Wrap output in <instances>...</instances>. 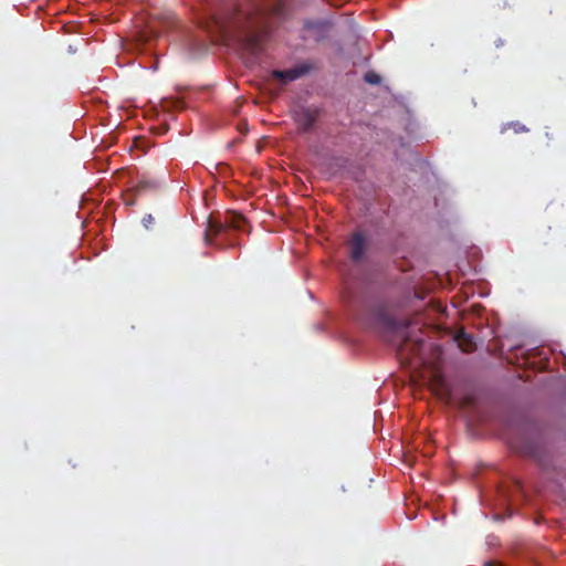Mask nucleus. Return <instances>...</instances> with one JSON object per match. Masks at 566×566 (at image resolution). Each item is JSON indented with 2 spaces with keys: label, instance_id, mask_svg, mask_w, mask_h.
Here are the masks:
<instances>
[{
  "label": "nucleus",
  "instance_id": "1",
  "mask_svg": "<svg viewBox=\"0 0 566 566\" xmlns=\"http://www.w3.org/2000/svg\"><path fill=\"white\" fill-rule=\"evenodd\" d=\"M378 324L388 334V340L397 346L399 359L419 371L421 380L442 403L457 409L460 406L459 387L442 370V347L424 345L422 337L410 329L409 323L398 322L387 314L378 316Z\"/></svg>",
  "mask_w": 566,
  "mask_h": 566
},
{
  "label": "nucleus",
  "instance_id": "2",
  "mask_svg": "<svg viewBox=\"0 0 566 566\" xmlns=\"http://www.w3.org/2000/svg\"><path fill=\"white\" fill-rule=\"evenodd\" d=\"M510 447L517 453L534 460L545 472L559 469L558 457L547 442L541 424L523 420L507 438Z\"/></svg>",
  "mask_w": 566,
  "mask_h": 566
},
{
  "label": "nucleus",
  "instance_id": "3",
  "mask_svg": "<svg viewBox=\"0 0 566 566\" xmlns=\"http://www.w3.org/2000/svg\"><path fill=\"white\" fill-rule=\"evenodd\" d=\"M245 218L234 211H227L223 221L209 218L205 231V242L219 249L235 247L234 240L228 237V230H243Z\"/></svg>",
  "mask_w": 566,
  "mask_h": 566
},
{
  "label": "nucleus",
  "instance_id": "4",
  "mask_svg": "<svg viewBox=\"0 0 566 566\" xmlns=\"http://www.w3.org/2000/svg\"><path fill=\"white\" fill-rule=\"evenodd\" d=\"M317 118L318 109L313 107H302L295 112L294 119L297 125L298 133L306 134L311 132Z\"/></svg>",
  "mask_w": 566,
  "mask_h": 566
},
{
  "label": "nucleus",
  "instance_id": "5",
  "mask_svg": "<svg viewBox=\"0 0 566 566\" xmlns=\"http://www.w3.org/2000/svg\"><path fill=\"white\" fill-rule=\"evenodd\" d=\"M241 12L234 10L228 14H213L212 23L220 33H228L232 27H240Z\"/></svg>",
  "mask_w": 566,
  "mask_h": 566
},
{
  "label": "nucleus",
  "instance_id": "6",
  "mask_svg": "<svg viewBox=\"0 0 566 566\" xmlns=\"http://www.w3.org/2000/svg\"><path fill=\"white\" fill-rule=\"evenodd\" d=\"M368 247V241L366 237L359 232L356 231L352 234V238L349 240V256L354 262H359L363 260L365 252Z\"/></svg>",
  "mask_w": 566,
  "mask_h": 566
},
{
  "label": "nucleus",
  "instance_id": "7",
  "mask_svg": "<svg viewBox=\"0 0 566 566\" xmlns=\"http://www.w3.org/2000/svg\"><path fill=\"white\" fill-rule=\"evenodd\" d=\"M308 72V66L301 65L298 67H294L291 70H274L272 71V77L282 81L283 83H289L292 81L297 80L302 75L306 74Z\"/></svg>",
  "mask_w": 566,
  "mask_h": 566
},
{
  "label": "nucleus",
  "instance_id": "8",
  "mask_svg": "<svg viewBox=\"0 0 566 566\" xmlns=\"http://www.w3.org/2000/svg\"><path fill=\"white\" fill-rule=\"evenodd\" d=\"M479 287V296H486L488 292L484 291L480 285ZM476 293L475 284L473 282H463L462 281V319L464 318V313L467 312L468 307L464 306V301L468 300L470 296H473Z\"/></svg>",
  "mask_w": 566,
  "mask_h": 566
},
{
  "label": "nucleus",
  "instance_id": "9",
  "mask_svg": "<svg viewBox=\"0 0 566 566\" xmlns=\"http://www.w3.org/2000/svg\"><path fill=\"white\" fill-rule=\"evenodd\" d=\"M160 186V184L157 180H149V179H140L135 189L137 193H143L147 190H155Z\"/></svg>",
  "mask_w": 566,
  "mask_h": 566
},
{
  "label": "nucleus",
  "instance_id": "10",
  "mask_svg": "<svg viewBox=\"0 0 566 566\" xmlns=\"http://www.w3.org/2000/svg\"><path fill=\"white\" fill-rule=\"evenodd\" d=\"M462 352H470L473 348H475V344L469 333L464 331V327L462 326Z\"/></svg>",
  "mask_w": 566,
  "mask_h": 566
},
{
  "label": "nucleus",
  "instance_id": "11",
  "mask_svg": "<svg viewBox=\"0 0 566 566\" xmlns=\"http://www.w3.org/2000/svg\"><path fill=\"white\" fill-rule=\"evenodd\" d=\"M364 81L371 85H378L381 82V77L376 72L369 71V72L365 73Z\"/></svg>",
  "mask_w": 566,
  "mask_h": 566
},
{
  "label": "nucleus",
  "instance_id": "12",
  "mask_svg": "<svg viewBox=\"0 0 566 566\" xmlns=\"http://www.w3.org/2000/svg\"><path fill=\"white\" fill-rule=\"evenodd\" d=\"M465 254H467V258L469 259V262H476L481 255V251L479 248L476 247H470L467 251H465Z\"/></svg>",
  "mask_w": 566,
  "mask_h": 566
},
{
  "label": "nucleus",
  "instance_id": "13",
  "mask_svg": "<svg viewBox=\"0 0 566 566\" xmlns=\"http://www.w3.org/2000/svg\"><path fill=\"white\" fill-rule=\"evenodd\" d=\"M507 126L513 127L515 133H521V132H527L528 130L523 124L516 122V123H511V124L504 125L502 127V132L505 130Z\"/></svg>",
  "mask_w": 566,
  "mask_h": 566
},
{
  "label": "nucleus",
  "instance_id": "14",
  "mask_svg": "<svg viewBox=\"0 0 566 566\" xmlns=\"http://www.w3.org/2000/svg\"><path fill=\"white\" fill-rule=\"evenodd\" d=\"M154 222V217L151 214H147L143 218V223L146 228H149V226Z\"/></svg>",
  "mask_w": 566,
  "mask_h": 566
},
{
  "label": "nucleus",
  "instance_id": "15",
  "mask_svg": "<svg viewBox=\"0 0 566 566\" xmlns=\"http://www.w3.org/2000/svg\"><path fill=\"white\" fill-rule=\"evenodd\" d=\"M316 25H318V22H313V21H306V22H305V27H306L307 29H313V28H315Z\"/></svg>",
  "mask_w": 566,
  "mask_h": 566
},
{
  "label": "nucleus",
  "instance_id": "16",
  "mask_svg": "<svg viewBox=\"0 0 566 566\" xmlns=\"http://www.w3.org/2000/svg\"><path fill=\"white\" fill-rule=\"evenodd\" d=\"M453 339L458 343V345L460 346V331L455 332L454 335H453Z\"/></svg>",
  "mask_w": 566,
  "mask_h": 566
},
{
  "label": "nucleus",
  "instance_id": "17",
  "mask_svg": "<svg viewBox=\"0 0 566 566\" xmlns=\"http://www.w3.org/2000/svg\"><path fill=\"white\" fill-rule=\"evenodd\" d=\"M485 566H504V565L500 562H489L485 564Z\"/></svg>",
  "mask_w": 566,
  "mask_h": 566
},
{
  "label": "nucleus",
  "instance_id": "18",
  "mask_svg": "<svg viewBox=\"0 0 566 566\" xmlns=\"http://www.w3.org/2000/svg\"><path fill=\"white\" fill-rule=\"evenodd\" d=\"M461 401H462V407H463L465 405V402H467V399H465V397L463 395H462Z\"/></svg>",
  "mask_w": 566,
  "mask_h": 566
},
{
  "label": "nucleus",
  "instance_id": "19",
  "mask_svg": "<svg viewBox=\"0 0 566 566\" xmlns=\"http://www.w3.org/2000/svg\"><path fill=\"white\" fill-rule=\"evenodd\" d=\"M501 45H502V42H501V41H497V42H496V46L499 48V46H501Z\"/></svg>",
  "mask_w": 566,
  "mask_h": 566
},
{
  "label": "nucleus",
  "instance_id": "20",
  "mask_svg": "<svg viewBox=\"0 0 566 566\" xmlns=\"http://www.w3.org/2000/svg\"><path fill=\"white\" fill-rule=\"evenodd\" d=\"M476 266H478L476 264H473V265H472V268H473V270H474V271H476Z\"/></svg>",
  "mask_w": 566,
  "mask_h": 566
}]
</instances>
